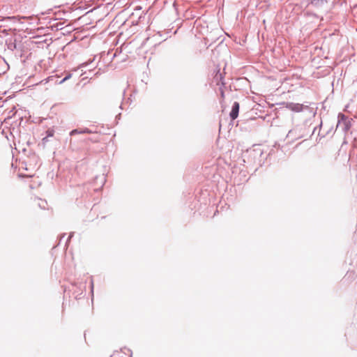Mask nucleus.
<instances>
[{
  "instance_id": "nucleus-21",
  "label": "nucleus",
  "mask_w": 357,
  "mask_h": 357,
  "mask_svg": "<svg viewBox=\"0 0 357 357\" xmlns=\"http://www.w3.org/2000/svg\"><path fill=\"white\" fill-rule=\"evenodd\" d=\"M116 56V52L114 54L113 57H115Z\"/></svg>"
},
{
  "instance_id": "nucleus-5",
  "label": "nucleus",
  "mask_w": 357,
  "mask_h": 357,
  "mask_svg": "<svg viewBox=\"0 0 357 357\" xmlns=\"http://www.w3.org/2000/svg\"><path fill=\"white\" fill-rule=\"evenodd\" d=\"M95 182L97 184H100V188H102L105 183L106 182V176L104 174H102L101 176H97L95 178Z\"/></svg>"
},
{
  "instance_id": "nucleus-14",
  "label": "nucleus",
  "mask_w": 357,
  "mask_h": 357,
  "mask_svg": "<svg viewBox=\"0 0 357 357\" xmlns=\"http://www.w3.org/2000/svg\"><path fill=\"white\" fill-rule=\"evenodd\" d=\"M332 129H333V128H331V129L329 130H328L325 134H321L320 132H319V136H320L321 137H326L327 135H328V133L331 131Z\"/></svg>"
},
{
  "instance_id": "nucleus-17",
  "label": "nucleus",
  "mask_w": 357,
  "mask_h": 357,
  "mask_svg": "<svg viewBox=\"0 0 357 357\" xmlns=\"http://www.w3.org/2000/svg\"><path fill=\"white\" fill-rule=\"evenodd\" d=\"M91 292L93 293V280H91Z\"/></svg>"
},
{
  "instance_id": "nucleus-4",
  "label": "nucleus",
  "mask_w": 357,
  "mask_h": 357,
  "mask_svg": "<svg viewBox=\"0 0 357 357\" xmlns=\"http://www.w3.org/2000/svg\"><path fill=\"white\" fill-rule=\"evenodd\" d=\"M240 105L238 102H234L231 107V110L229 113V117L231 120H235L239 114Z\"/></svg>"
},
{
  "instance_id": "nucleus-18",
  "label": "nucleus",
  "mask_w": 357,
  "mask_h": 357,
  "mask_svg": "<svg viewBox=\"0 0 357 357\" xmlns=\"http://www.w3.org/2000/svg\"><path fill=\"white\" fill-rule=\"evenodd\" d=\"M48 139V137H47V136H46V137H43V143L47 142L48 141V139Z\"/></svg>"
},
{
  "instance_id": "nucleus-2",
  "label": "nucleus",
  "mask_w": 357,
  "mask_h": 357,
  "mask_svg": "<svg viewBox=\"0 0 357 357\" xmlns=\"http://www.w3.org/2000/svg\"><path fill=\"white\" fill-rule=\"evenodd\" d=\"M303 137L298 128H294L289 131L287 138L291 139V142L301 139Z\"/></svg>"
},
{
  "instance_id": "nucleus-15",
  "label": "nucleus",
  "mask_w": 357,
  "mask_h": 357,
  "mask_svg": "<svg viewBox=\"0 0 357 357\" xmlns=\"http://www.w3.org/2000/svg\"><path fill=\"white\" fill-rule=\"evenodd\" d=\"M220 95H221V97H222V98H225V92H224V91H223V89H222V86H221V87H220Z\"/></svg>"
},
{
  "instance_id": "nucleus-8",
  "label": "nucleus",
  "mask_w": 357,
  "mask_h": 357,
  "mask_svg": "<svg viewBox=\"0 0 357 357\" xmlns=\"http://www.w3.org/2000/svg\"><path fill=\"white\" fill-rule=\"evenodd\" d=\"M8 49L14 51L17 49L16 40H15L13 42L10 41L8 44H7Z\"/></svg>"
},
{
  "instance_id": "nucleus-3",
  "label": "nucleus",
  "mask_w": 357,
  "mask_h": 357,
  "mask_svg": "<svg viewBox=\"0 0 357 357\" xmlns=\"http://www.w3.org/2000/svg\"><path fill=\"white\" fill-rule=\"evenodd\" d=\"M286 107L291 111L295 112H301L304 108H307L308 106H304L303 104L295 103V102H287Z\"/></svg>"
},
{
  "instance_id": "nucleus-19",
  "label": "nucleus",
  "mask_w": 357,
  "mask_h": 357,
  "mask_svg": "<svg viewBox=\"0 0 357 357\" xmlns=\"http://www.w3.org/2000/svg\"><path fill=\"white\" fill-rule=\"evenodd\" d=\"M87 66V63H83L80 66V67H84V66Z\"/></svg>"
},
{
  "instance_id": "nucleus-10",
  "label": "nucleus",
  "mask_w": 357,
  "mask_h": 357,
  "mask_svg": "<svg viewBox=\"0 0 357 357\" xmlns=\"http://www.w3.org/2000/svg\"><path fill=\"white\" fill-rule=\"evenodd\" d=\"M72 75L70 73H68L65 77L64 78H63L61 80H60L58 83L59 84H62L64 82H66V80H68V79H70Z\"/></svg>"
},
{
  "instance_id": "nucleus-1",
  "label": "nucleus",
  "mask_w": 357,
  "mask_h": 357,
  "mask_svg": "<svg viewBox=\"0 0 357 357\" xmlns=\"http://www.w3.org/2000/svg\"><path fill=\"white\" fill-rule=\"evenodd\" d=\"M351 126V123L348 117L342 113H339L337 116V128H341L344 132H347Z\"/></svg>"
},
{
  "instance_id": "nucleus-16",
  "label": "nucleus",
  "mask_w": 357,
  "mask_h": 357,
  "mask_svg": "<svg viewBox=\"0 0 357 357\" xmlns=\"http://www.w3.org/2000/svg\"><path fill=\"white\" fill-rule=\"evenodd\" d=\"M74 233L73 232H71L68 238V239L66 240V243L67 244L68 243V241H70V238L73 237Z\"/></svg>"
},
{
  "instance_id": "nucleus-7",
  "label": "nucleus",
  "mask_w": 357,
  "mask_h": 357,
  "mask_svg": "<svg viewBox=\"0 0 357 357\" xmlns=\"http://www.w3.org/2000/svg\"><path fill=\"white\" fill-rule=\"evenodd\" d=\"M29 158V162L31 164L37 165L38 161V156L36 155L35 153H31Z\"/></svg>"
},
{
  "instance_id": "nucleus-20",
  "label": "nucleus",
  "mask_w": 357,
  "mask_h": 357,
  "mask_svg": "<svg viewBox=\"0 0 357 357\" xmlns=\"http://www.w3.org/2000/svg\"><path fill=\"white\" fill-rule=\"evenodd\" d=\"M317 127H315V128H314V130H313V133L315 132V130H317Z\"/></svg>"
},
{
  "instance_id": "nucleus-13",
  "label": "nucleus",
  "mask_w": 357,
  "mask_h": 357,
  "mask_svg": "<svg viewBox=\"0 0 357 357\" xmlns=\"http://www.w3.org/2000/svg\"><path fill=\"white\" fill-rule=\"evenodd\" d=\"M46 205H47V202L45 201H42V203L38 204L39 207L43 209H45Z\"/></svg>"
},
{
  "instance_id": "nucleus-6",
  "label": "nucleus",
  "mask_w": 357,
  "mask_h": 357,
  "mask_svg": "<svg viewBox=\"0 0 357 357\" xmlns=\"http://www.w3.org/2000/svg\"><path fill=\"white\" fill-rule=\"evenodd\" d=\"M214 79L217 81V84L220 85L221 84L222 86H225V83L223 82V75L221 73H219V72L215 75Z\"/></svg>"
},
{
  "instance_id": "nucleus-9",
  "label": "nucleus",
  "mask_w": 357,
  "mask_h": 357,
  "mask_svg": "<svg viewBox=\"0 0 357 357\" xmlns=\"http://www.w3.org/2000/svg\"><path fill=\"white\" fill-rule=\"evenodd\" d=\"M79 132L80 134H91V133H93V132L87 128H83V129H79Z\"/></svg>"
},
{
  "instance_id": "nucleus-12",
  "label": "nucleus",
  "mask_w": 357,
  "mask_h": 357,
  "mask_svg": "<svg viewBox=\"0 0 357 357\" xmlns=\"http://www.w3.org/2000/svg\"><path fill=\"white\" fill-rule=\"evenodd\" d=\"M46 133H47L46 136L47 137H52L54 135V131L53 130L48 129L47 130Z\"/></svg>"
},
{
  "instance_id": "nucleus-11",
  "label": "nucleus",
  "mask_w": 357,
  "mask_h": 357,
  "mask_svg": "<svg viewBox=\"0 0 357 357\" xmlns=\"http://www.w3.org/2000/svg\"><path fill=\"white\" fill-rule=\"evenodd\" d=\"M77 134H80L79 132V129H73L70 132V135L73 136Z\"/></svg>"
}]
</instances>
